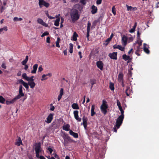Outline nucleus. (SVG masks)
Here are the masks:
<instances>
[{"label": "nucleus", "instance_id": "obj_34", "mask_svg": "<svg viewBox=\"0 0 159 159\" xmlns=\"http://www.w3.org/2000/svg\"><path fill=\"white\" fill-rule=\"evenodd\" d=\"M82 120L83 122V123H81V125H82V124H87V121L88 120V118L87 117H85L84 116L82 118Z\"/></svg>", "mask_w": 159, "mask_h": 159}, {"label": "nucleus", "instance_id": "obj_18", "mask_svg": "<svg viewBox=\"0 0 159 159\" xmlns=\"http://www.w3.org/2000/svg\"><path fill=\"white\" fill-rule=\"evenodd\" d=\"M95 105H93L91 107V115L92 116H93L95 114L96 112L94 111Z\"/></svg>", "mask_w": 159, "mask_h": 159}, {"label": "nucleus", "instance_id": "obj_11", "mask_svg": "<svg viewBox=\"0 0 159 159\" xmlns=\"http://www.w3.org/2000/svg\"><path fill=\"white\" fill-rule=\"evenodd\" d=\"M113 48L114 49H118L120 50L124 51L125 50V48L123 47H122L120 45H117L116 44L114 45L113 46Z\"/></svg>", "mask_w": 159, "mask_h": 159}, {"label": "nucleus", "instance_id": "obj_63", "mask_svg": "<svg viewBox=\"0 0 159 159\" xmlns=\"http://www.w3.org/2000/svg\"><path fill=\"white\" fill-rule=\"evenodd\" d=\"M135 30L133 28H132V29L129 30V32L130 33H133L135 31Z\"/></svg>", "mask_w": 159, "mask_h": 159}, {"label": "nucleus", "instance_id": "obj_22", "mask_svg": "<svg viewBox=\"0 0 159 159\" xmlns=\"http://www.w3.org/2000/svg\"><path fill=\"white\" fill-rule=\"evenodd\" d=\"M62 137L65 140L66 139H67L69 141L71 140L70 137L68 135V134L65 133L63 134Z\"/></svg>", "mask_w": 159, "mask_h": 159}, {"label": "nucleus", "instance_id": "obj_48", "mask_svg": "<svg viewBox=\"0 0 159 159\" xmlns=\"http://www.w3.org/2000/svg\"><path fill=\"white\" fill-rule=\"evenodd\" d=\"M90 30H87L86 37L87 38L88 40H89V36Z\"/></svg>", "mask_w": 159, "mask_h": 159}, {"label": "nucleus", "instance_id": "obj_43", "mask_svg": "<svg viewBox=\"0 0 159 159\" xmlns=\"http://www.w3.org/2000/svg\"><path fill=\"white\" fill-rule=\"evenodd\" d=\"M45 13H46V15H47V16L50 19H53L54 18V17L50 16L49 15L48 11H46Z\"/></svg>", "mask_w": 159, "mask_h": 159}, {"label": "nucleus", "instance_id": "obj_1", "mask_svg": "<svg viewBox=\"0 0 159 159\" xmlns=\"http://www.w3.org/2000/svg\"><path fill=\"white\" fill-rule=\"evenodd\" d=\"M70 16L72 22L74 23L79 19L80 15L78 11H71Z\"/></svg>", "mask_w": 159, "mask_h": 159}, {"label": "nucleus", "instance_id": "obj_38", "mask_svg": "<svg viewBox=\"0 0 159 159\" xmlns=\"http://www.w3.org/2000/svg\"><path fill=\"white\" fill-rule=\"evenodd\" d=\"M33 78L34 76H32L30 77H28L27 79H26V80L29 81L28 82L34 81V79H33Z\"/></svg>", "mask_w": 159, "mask_h": 159}, {"label": "nucleus", "instance_id": "obj_49", "mask_svg": "<svg viewBox=\"0 0 159 159\" xmlns=\"http://www.w3.org/2000/svg\"><path fill=\"white\" fill-rule=\"evenodd\" d=\"M111 39L109 38L106 40L105 42L107 43L106 44V45H107L108 44V43L110 42Z\"/></svg>", "mask_w": 159, "mask_h": 159}, {"label": "nucleus", "instance_id": "obj_60", "mask_svg": "<svg viewBox=\"0 0 159 159\" xmlns=\"http://www.w3.org/2000/svg\"><path fill=\"white\" fill-rule=\"evenodd\" d=\"M137 36L138 38H139L140 33H139V30L137 31Z\"/></svg>", "mask_w": 159, "mask_h": 159}, {"label": "nucleus", "instance_id": "obj_29", "mask_svg": "<svg viewBox=\"0 0 159 159\" xmlns=\"http://www.w3.org/2000/svg\"><path fill=\"white\" fill-rule=\"evenodd\" d=\"M60 19L59 17L57 18V19L55 20L54 25L56 26H58L59 25V22Z\"/></svg>", "mask_w": 159, "mask_h": 159}, {"label": "nucleus", "instance_id": "obj_52", "mask_svg": "<svg viewBox=\"0 0 159 159\" xmlns=\"http://www.w3.org/2000/svg\"><path fill=\"white\" fill-rule=\"evenodd\" d=\"M118 128H117V127L116 126V125H115L114 127H113V130H114V132H117V129H118Z\"/></svg>", "mask_w": 159, "mask_h": 159}, {"label": "nucleus", "instance_id": "obj_23", "mask_svg": "<svg viewBox=\"0 0 159 159\" xmlns=\"http://www.w3.org/2000/svg\"><path fill=\"white\" fill-rule=\"evenodd\" d=\"M8 30L7 27L4 26L3 28H0V34H2L4 33L5 31H7Z\"/></svg>", "mask_w": 159, "mask_h": 159}, {"label": "nucleus", "instance_id": "obj_58", "mask_svg": "<svg viewBox=\"0 0 159 159\" xmlns=\"http://www.w3.org/2000/svg\"><path fill=\"white\" fill-rule=\"evenodd\" d=\"M46 42L48 43H50V38L49 37H47L46 39Z\"/></svg>", "mask_w": 159, "mask_h": 159}, {"label": "nucleus", "instance_id": "obj_4", "mask_svg": "<svg viewBox=\"0 0 159 159\" xmlns=\"http://www.w3.org/2000/svg\"><path fill=\"white\" fill-rule=\"evenodd\" d=\"M124 119V118L119 116L117 119L116 125V126L117 127V128H119L120 126L121 125Z\"/></svg>", "mask_w": 159, "mask_h": 159}, {"label": "nucleus", "instance_id": "obj_36", "mask_svg": "<svg viewBox=\"0 0 159 159\" xmlns=\"http://www.w3.org/2000/svg\"><path fill=\"white\" fill-rule=\"evenodd\" d=\"M109 88L112 91H113L114 89V84L112 82H110L109 85Z\"/></svg>", "mask_w": 159, "mask_h": 159}, {"label": "nucleus", "instance_id": "obj_56", "mask_svg": "<svg viewBox=\"0 0 159 159\" xmlns=\"http://www.w3.org/2000/svg\"><path fill=\"white\" fill-rule=\"evenodd\" d=\"M1 67L4 69H6V64L5 63H3Z\"/></svg>", "mask_w": 159, "mask_h": 159}, {"label": "nucleus", "instance_id": "obj_24", "mask_svg": "<svg viewBox=\"0 0 159 159\" xmlns=\"http://www.w3.org/2000/svg\"><path fill=\"white\" fill-rule=\"evenodd\" d=\"M15 144L17 146H20V145L22 144V143L21 139L20 137L18 138V141L15 142Z\"/></svg>", "mask_w": 159, "mask_h": 159}, {"label": "nucleus", "instance_id": "obj_61", "mask_svg": "<svg viewBox=\"0 0 159 159\" xmlns=\"http://www.w3.org/2000/svg\"><path fill=\"white\" fill-rule=\"evenodd\" d=\"M126 6L127 7V10H131V9L133 8L132 7L129 6L127 5H126Z\"/></svg>", "mask_w": 159, "mask_h": 159}, {"label": "nucleus", "instance_id": "obj_12", "mask_svg": "<svg viewBox=\"0 0 159 159\" xmlns=\"http://www.w3.org/2000/svg\"><path fill=\"white\" fill-rule=\"evenodd\" d=\"M128 40V38L127 36L124 35L122 37V43L125 46L127 43V41Z\"/></svg>", "mask_w": 159, "mask_h": 159}, {"label": "nucleus", "instance_id": "obj_9", "mask_svg": "<svg viewBox=\"0 0 159 159\" xmlns=\"http://www.w3.org/2000/svg\"><path fill=\"white\" fill-rule=\"evenodd\" d=\"M96 65L97 67L99 68L101 70L103 69V63L101 61H97L96 62Z\"/></svg>", "mask_w": 159, "mask_h": 159}, {"label": "nucleus", "instance_id": "obj_62", "mask_svg": "<svg viewBox=\"0 0 159 159\" xmlns=\"http://www.w3.org/2000/svg\"><path fill=\"white\" fill-rule=\"evenodd\" d=\"M137 50L136 51H137L138 52H139L140 51V46H137L136 47Z\"/></svg>", "mask_w": 159, "mask_h": 159}, {"label": "nucleus", "instance_id": "obj_32", "mask_svg": "<svg viewBox=\"0 0 159 159\" xmlns=\"http://www.w3.org/2000/svg\"><path fill=\"white\" fill-rule=\"evenodd\" d=\"M6 2L5 1H4L3 5L0 8V10H4L6 9Z\"/></svg>", "mask_w": 159, "mask_h": 159}, {"label": "nucleus", "instance_id": "obj_39", "mask_svg": "<svg viewBox=\"0 0 159 159\" xmlns=\"http://www.w3.org/2000/svg\"><path fill=\"white\" fill-rule=\"evenodd\" d=\"M88 0H80V2L83 5H85Z\"/></svg>", "mask_w": 159, "mask_h": 159}, {"label": "nucleus", "instance_id": "obj_15", "mask_svg": "<svg viewBox=\"0 0 159 159\" xmlns=\"http://www.w3.org/2000/svg\"><path fill=\"white\" fill-rule=\"evenodd\" d=\"M17 100L16 99V98H14L11 100V101L7 100L6 101V104L7 105H9L11 104H13Z\"/></svg>", "mask_w": 159, "mask_h": 159}, {"label": "nucleus", "instance_id": "obj_33", "mask_svg": "<svg viewBox=\"0 0 159 159\" xmlns=\"http://www.w3.org/2000/svg\"><path fill=\"white\" fill-rule=\"evenodd\" d=\"M60 40H61V39H60V38L59 37L57 38V40L56 42V46L57 47H58V48L60 47V46L59 45V43L60 42Z\"/></svg>", "mask_w": 159, "mask_h": 159}, {"label": "nucleus", "instance_id": "obj_2", "mask_svg": "<svg viewBox=\"0 0 159 159\" xmlns=\"http://www.w3.org/2000/svg\"><path fill=\"white\" fill-rule=\"evenodd\" d=\"M34 149L35 151L36 157L39 158V154L42 151V149L41 147V143L40 142L35 143Z\"/></svg>", "mask_w": 159, "mask_h": 159}, {"label": "nucleus", "instance_id": "obj_28", "mask_svg": "<svg viewBox=\"0 0 159 159\" xmlns=\"http://www.w3.org/2000/svg\"><path fill=\"white\" fill-rule=\"evenodd\" d=\"M71 106L74 109H79L80 108L78 104L76 103H73Z\"/></svg>", "mask_w": 159, "mask_h": 159}, {"label": "nucleus", "instance_id": "obj_8", "mask_svg": "<svg viewBox=\"0 0 159 159\" xmlns=\"http://www.w3.org/2000/svg\"><path fill=\"white\" fill-rule=\"evenodd\" d=\"M53 118V114L52 113H50L47 118L45 122L48 124L50 123L51 122Z\"/></svg>", "mask_w": 159, "mask_h": 159}, {"label": "nucleus", "instance_id": "obj_6", "mask_svg": "<svg viewBox=\"0 0 159 159\" xmlns=\"http://www.w3.org/2000/svg\"><path fill=\"white\" fill-rule=\"evenodd\" d=\"M79 111L77 110L74 111H73V114L75 119L78 121L80 122L81 120V118L79 117Z\"/></svg>", "mask_w": 159, "mask_h": 159}, {"label": "nucleus", "instance_id": "obj_14", "mask_svg": "<svg viewBox=\"0 0 159 159\" xmlns=\"http://www.w3.org/2000/svg\"><path fill=\"white\" fill-rule=\"evenodd\" d=\"M64 93V90L63 88H61L60 91V93L58 96L57 99L58 101H59L61 99L62 96Z\"/></svg>", "mask_w": 159, "mask_h": 159}, {"label": "nucleus", "instance_id": "obj_40", "mask_svg": "<svg viewBox=\"0 0 159 159\" xmlns=\"http://www.w3.org/2000/svg\"><path fill=\"white\" fill-rule=\"evenodd\" d=\"M13 20L14 21H21L22 20V19L21 18H18L17 17H15L14 18Z\"/></svg>", "mask_w": 159, "mask_h": 159}, {"label": "nucleus", "instance_id": "obj_20", "mask_svg": "<svg viewBox=\"0 0 159 159\" xmlns=\"http://www.w3.org/2000/svg\"><path fill=\"white\" fill-rule=\"evenodd\" d=\"M81 5L79 4H77L75 5L74 7V8L72 9L71 10H81Z\"/></svg>", "mask_w": 159, "mask_h": 159}, {"label": "nucleus", "instance_id": "obj_47", "mask_svg": "<svg viewBox=\"0 0 159 159\" xmlns=\"http://www.w3.org/2000/svg\"><path fill=\"white\" fill-rule=\"evenodd\" d=\"M50 106L51 107L50 110L51 111H53L55 109L54 107L52 106V104H50Z\"/></svg>", "mask_w": 159, "mask_h": 159}, {"label": "nucleus", "instance_id": "obj_21", "mask_svg": "<svg viewBox=\"0 0 159 159\" xmlns=\"http://www.w3.org/2000/svg\"><path fill=\"white\" fill-rule=\"evenodd\" d=\"M38 67L37 64H34L33 66V70L31 71V73L32 74H35L36 73V70Z\"/></svg>", "mask_w": 159, "mask_h": 159}, {"label": "nucleus", "instance_id": "obj_45", "mask_svg": "<svg viewBox=\"0 0 159 159\" xmlns=\"http://www.w3.org/2000/svg\"><path fill=\"white\" fill-rule=\"evenodd\" d=\"M22 77L24 79H25L26 80V79H27L28 77L27 76L26 74L25 73L23 74L22 75Z\"/></svg>", "mask_w": 159, "mask_h": 159}, {"label": "nucleus", "instance_id": "obj_30", "mask_svg": "<svg viewBox=\"0 0 159 159\" xmlns=\"http://www.w3.org/2000/svg\"><path fill=\"white\" fill-rule=\"evenodd\" d=\"M78 35L75 32H74L72 38L74 41H76L77 40V37H78Z\"/></svg>", "mask_w": 159, "mask_h": 159}, {"label": "nucleus", "instance_id": "obj_41", "mask_svg": "<svg viewBox=\"0 0 159 159\" xmlns=\"http://www.w3.org/2000/svg\"><path fill=\"white\" fill-rule=\"evenodd\" d=\"M90 80L91 85H93L94 84H96V80L95 79H91Z\"/></svg>", "mask_w": 159, "mask_h": 159}, {"label": "nucleus", "instance_id": "obj_7", "mask_svg": "<svg viewBox=\"0 0 159 159\" xmlns=\"http://www.w3.org/2000/svg\"><path fill=\"white\" fill-rule=\"evenodd\" d=\"M117 52H113L112 53H109L108 55V56L111 59L116 60L117 59Z\"/></svg>", "mask_w": 159, "mask_h": 159}, {"label": "nucleus", "instance_id": "obj_16", "mask_svg": "<svg viewBox=\"0 0 159 159\" xmlns=\"http://www.w3.org/2000/svg\"><path fill=\"white\" fill-rule=\"evenodd\" d=\"M123 59L125 61L128 60V63H129L131 59L130 58V57L129 56H127L126 54H124L122 56Z\"/></svg>", "mask_w": 159, "mask_h": 159}, {"label": "nucleus", "instance_id": "obj_46", "mask_svg": "<svg viewBox=\"0 0 159 159\" xmlns=\"http://www.w3.org/2000/svg\"><path fill=\"white\" fill-rule=\"evenodd\" d=\"M28 84V83H26L25 82L24 84H23V85L25 88L27 89H28L29 88V87Z\"/></svg>", "mask_w": 159, "mask_h": 159}, {"label": "nucleus", "instance_id": "obj_37", "mask_svg": "<svg viewBox=\"0 0 159 159\" xmlns=\"http://www.w3.org/2000/svg\"><path fill=\"white\" fill-rule=\"evenodd\" d=\"M5 101V99L2 96H0V103L3 104L4 103Z\"/></svg>", "mask_w": 159, "mask_h": 159}, {"label": "nucleus", "instance_id": "obj_50", "mask_svg": "<svg viewBox=\"0 0 159 159\" xmlns=\"http://www.w3.org/2000/svg\"><path fill=\"white\" fill-rule=\"evenodd\" d=\"M120 112H121V115H120L119 116L124 118V111L123 110H122V111H121Z\"/></svg>", "mask_w": 159, "mask_h": 159}, {"label": "nucleus", "instance_id": "obj_51", "mask_svg": "<svg viewBox=\"0 0 159 159\" xmlns=\"http://www.w3.org/2000/svg\"><path fill=\"white\" fill-rule=\"evenodd\" d=\"M117 101V105L118 106V107L121 106V104L119 101L118 99H117L116 100Z\"/></svg>", "mask_w": 159, "mask_h": 159}, {"label": "nucleus", "instance_id": "obj_26", "mask_svg": "<svg viewBox=\"0 0 159 159\" xmlns=\"http://www.w3.org/2000/svg\"><path fill=\"white\" fill-rule=\"evenodd\" d=\"M130 87L128 86H127L126 87V89L125 91V92L127 96H129L130 95Z\"/></svg>", "mask_w": 159, "mask_h": 159}, {"label": "nucleus", "instance_id": "obj_42", "mask_svg": "<svg viewBox=\"0 0 159 159\" xmlns=\"http://www.w3.org/2000/svg\"><path fill=\"white\" fill-rule=\"evenodd\" d=\"M46 76V75L45 74H43V75L42 77V78L41 79V80L42 81H43L44 80H47L48 79L47 77L45 78Z\"/></svg>", "mask_w": 159, "mask_h": 159}, {"label": "nucleus", "instance_id": "obj_35", "mask_svg": "<svg viewBox=\"0 0 159 159\" xmlns=\"http://www.w3.org/2000/svg\"><path fill=\"white\" fill-rule=\"evenodd\" d=\"M69 45H70V48H69V52L70 53H72L73 52V45L72 43H70L69 44Z\"/></svg>", "mask_w": 159, "mask_h": 159}, {"label": "nucleus", "instance_id": "obj_5", "mask_svg": "<svg viewBox=\"0 0 159 159\" xmlns=\"http://www.w3.org/2000/svg\"><path fill=\"white\" fill-rule=\"evenodd\" d=\"M24 96V93H23V87L22 85L19 86V94L16 96L15 98L17 100L20 99L21 97H23Z\"/></svg>", "mask_w": 159, "mask_h": 159}, {"label": "nucleus", "instance_id": "obj_3", "mask_svg": "<svg viewBox=\"0 0 159 159\" xmlns=\"http://www.w3.org/2000/svg\"><path fill=\"white\" fill-rule=\"evenodd\" d=\"M108 105L107 102L105 100L102 101V103L100 107V110L105 115L107 112Z\"/></svg>", "mask_w": 159, "mask_h": 159}, {"label": "nucleus", "instance_id": "obj_27", "mask_svg": "<svg viewBox=\"0 0 159 159\" xmlns=\"http://www.w3.org/2000/svg\"><path fill=\"white\" fill-rule=\"evenodd\" d=\"M28 84L30 86L31 88H33L35 86L36 84L34 81L28 82Z\"/></svg>", "mask_w": 159, "mask_h": 159}, {"label": "nucleus", "instance_id": "obj_19", "mask_svg": "<svg viewBox=\"0 0 159 159\" xmlns=\"http://www.w3.org/2000/svg\"><path fill=\"white\" fill-rule=\"evenodd\" d=\"M70 125L69 124H67L66 125H64L62 127V129L63 130L66 131H70Z\"/></svg>", "mask_w": 159, "mask_h": 159}, {"label": "nucleus", "instance_id": "obj_13", "mask_svg": "<svg viewBox=\"0 0 159 159\" xmlns=\"http://www.w3.org/2000/svg\"><path fill=\"white\" fill-rule=\"evenodd\" d=\"M37 22L38 23L43 25V26L45 27H47L48 26L47 24L44 22L41 19L39 18H38L37 20Z\"/></svg>", "mask_w": 159, "mask_h": 159}, {"label": "nucleus", "instance_id": "obj_53", "mask_svg": "<svg viewBox=\"0 0 159 159\" xmlns=\"http://www.w3.org/2000/svg\"><path fill=\"white\" fill-rule=\"evenodd\" d=\"M18 81L20 83L22 84L23 85L24 84L25 82L22 79L19 80Z\"/></svg>", "mask_w": 159, "mask_h": 159}, {"label": "nucleus", "instance_id": "obj_10", "mask_svg": "<svg viewBox=\"0 0 159 159\" xmlns=\"http://www.w3.org/2000/svg\"><path fill=\"white\" fill-rule=\"evenodd\" d=\"M39 6L41 7V6L43 5L46 7H48L49 6V4L47 2L45 1H40L39 2Z\"/></svg>", "mask_w": 159, "mask_h": 159}, {"label": "nucleus", "instance_id": "obj_64", "mask_svg": "<svg viewBox=\"0 0 159 159\" xmlns=\"http://www.w3.org/2000/svg\"><path fill=\"white\" fill-rule=\"evenodd\" d=\"M27 62V61H25V60H23L21 64L23 65H26V64Z\"/></svg>", "mask_w": 159, "mask_h": 159}, {"label": "nucleus", "instance_id": "obj_17", "mask_svg": "<svg viewBox=\"0 0 159 159\" xmlns=\"http://www.w3.org/2000/svg\"><path fill=\"white\" fill-rule=\"evenodd\" d=\"M69 134L75 138H77L78 137V134L73 132L71 130H70Z\"/></svg>", "mask_w": 159, "mask_h": 159}, {"label": "nucleus", "instance_id": "obj_55", "mask_svg": "<svg viewBox=\"0 0 159 159\" xmlns=\"http://www.w3.org/2000/svg\"><path fill=\"white\" fill-rule=\"evenodd\" d=\"M91 9L92 10H98L97 7L94 6V5L92 6Z\"/></svg>", "mask_w": 159, "mask_h": 159}, {"label": "nucleus", "instance_id": "obj_57", "mask_svg": "<svg viewBox=\"0 0 159 159\" xmlns=\"http://www.w3.org/2000/svg\"><path fill=\"white\" fill-rule=\"evenodd\" d=\"M48 150L49 151V152L50 153V154H51L53 151V150L52 149L50 148H48Z\"/></svg>", "mask_w": 159, "mask_h": 159}, {"label": "nucleus", "instance_id": "obj_44", "mask_svg": "<svg viewBox=\"0 0 159 159\" xmlns=\"http://www.w3.org/2000/svg\"><path fill=\"white\" fill-rule=\"evenodd\" d=\"M91 24L89 22L87 24V30H90Z\"/></svg>", "mask_w": 159, "mask_h": 159}, {"label": "nucleus", "instance_id": "obj_59", "mask_svg": "<svg viewBox=\"0 0 159 159\" xmlns=\"http://www.w3.org/2000/svg\"><path fill=\"white\" fill-rule=\"evenodd\" d=\"M43 70V68L42 67V66H40L39 67L38 72H41Z\"/></svg>", "mask_w": 159, "mask_h": 159}, {"label": "nucleus", "instance_id": "obj_25", "mask_svg": "<svg viewBox=\"0 0 159 159\" xmlns=\"http://www.w3.org/2000/svg\"><path fill=\"white\" fill-rule=\"evenodd\" d=\"M118 80L119 82H121L123 81V75L122 73H120L118 75Z\"/></svg>", "mask_w": 159, "mask_h": 159}, {"label": "nucleus", "instance_id": "obj_31", "mask_svg": "<svg viewBox=\"0 0 159 159\" xmlns=\"http://www.w3.org/2000/svg\"><path fill=\"white\" fill-rule=\"evenodd\" d=\"M146 45V44L145 43H144L143 45H144V48H143V50L145 52H146L147 54H149L150 53V51L147 48L145 45Z\"/></svg>", "mask_w": 159, "mask_h": 159}, {"label": "nucleus", "instance_id": "obj_54", "mask_svg": "<svg viewBox=\"0 0 159 159\" xmlns=\"http://www.w3.org/2000/svg\"><path fill=\"white\" fill-rule=\"evenodd\" d=\"M102 0H97L96 3L97 5H99L102 3Z\"/></svg>", "mask_w": 159, "mask_h": 159}]
</instances>
